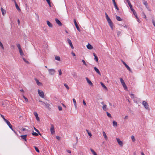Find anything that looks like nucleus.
<instances>
[{
    "mask_svg": "<svg viewBox=\"0 0 155 155\" xmlns=\"http://www.w3.org/2000/svg\"><path fill=\"white\" fill-rule=\"evenodd\" d=\"M39 105L42 107H45L49 110H50V105L46 101H43L39 99Z\"/></svg>",
    "mask_w": 155,
    "mask_h": 155,
    "instance_id": "obj_1",
    "label": "nucleus"
},
{
    "mask_svg": "<svg viewBox=\"0 0 155 155\" xmlns=\"http://www.w3.org/2000/svg\"><path fill=\"white\" fill-rule=\"evenodd\" d=\"M39 105L42 107H45L49 110H50V105L46 101H43L39 99Z\"/></svg>",
    "mask_w": 155,
    "mask_h": 155,
    "instance_id": "obj_2",
    "label": "nucleus"
},
{
    "mask_svg": "<svg viewBox=\"0 0 155 155\" xmlns=\"http://www.w3.org/2000/svg\"><path fill=\"white\" fill-rule=\"evenodd\" d=\"M39 105L42 107H45L49 110H50V105L46 101H43L39 99Z\"/></svg>",
    "mask_w": 155,
    "mask_h": 155,
    "instance_id": "obj_3",
    "label": "nucleus"
},
{
    "mask_svg": "<svg viewBox=\"0 0 155 155\" xmlns=\"http://www.w3.org/2000/svg\"><path fill=\"white\" fill-rule=\"evenodd\" d=\"M39 97H40L42 98H44L45 100L48 101L46 99V97L45 96L44 92L41 90H39Z\"/></svg>",
    "mask_w": 155,
    "mask_h": 155,
    "instance_id": "obj_4",
    "label": "nucleus"
},
{
    "mask_svg": "<svg viewBox=\"0 0 155 155\" xmlns=\"http://www.w3.org/2000/svg\"><path fill=\"white\" fill-rule=\"evenodd\" d=\"M142 104L146 109L148 110H149V105L146 101H143L142 102Z\"/></svg>",
    "mask_w": 155,
    "mask_h": 155,
    "instance_id": "obj_5",
    "label": "nucleus"
},
{
    "mask_svg": "<svg viewBox=\"0 0 155 155\" xmlns=\"http://www.w3.org/2000/svg\"><path fill=\"white\" fill-rule=\"evenodd\" d=\"M120 81L124 89L125 90L127 89V87L126 86V85L123 79L122 78H120Z\"/></svg>",
    "mask_w": 155,
    "mask_h": 155,
    "instance_id": "obj_6",
    "label": "nucleus"
},
{
    "mask_svg": "<svg viewBox=\"0 0 155 155\" xmlns=\"http://www.w3.org/2000/svg\"><path fill=\"white\" fill-rule=\"evenodd\" d=\"M107 21L111 29L113 30V22H112V21L110 20V19L107 20Z\"/></svg>",
    "mask_w": 155,
    "mask_h": 155,
    "instance_id": "obj_7",
    "label": "nucleus"
},
{
    "mask_svg": "<svg viewBox=\"0 0 155 155\" xmlns=\"http://www.w3.org/2000/svg\"><path fill=\"white\" fill-rule=\"evenodd\" d=\"M48 71L49 74L51 75H54L55 72V71L54 69H48Z\"/></svg>",
    "mask_w": 155,
    "mask_h": 155,
    "instance_id": "obj_8",
    "label": "nucleus"
},
{
    "mask_svg": "<svg viewBox=\"0 0 155 155\" xmlns=\"http://www.w3.org/2000/svg\"><path fill=\"white\" fill-rule=\"evenodd\" d=\"M50 131L52 134H54L55 133L54 127L53 125L52 124H51Z\"/></svg>",
    "mask_w": 155,
    "mask_h": 155,
    "instance_id": "obj_9",
    "label": "nucleus"
},
{
    "mask_svg": "<svg viewBox=\"0 0 155 155\" xmlns=\"http://www.w3.org/2000/svg\"><path fill=\"white\" fill-rule=\"evenodd\" d=\"M117 142L118 143V144L120 146H123V142L120 140V139L119 138H116Z\"/></svg>",
    "mask_w": 155,
    "mask_h": 155,
    "instance_id": "obj_10",
    "label": "nucleus"
},
{
    "mask_svg": "<svg viewBox=\"0 0 155 155\" xmlns=\"http://www.w3.org/2000/svg\"><path fill=\"white\" fill-rule=\"evenodd\" d=\"M68 43L71 46V48L72 49H73L74 48V47L73 45L72 44V42H71V41L70 40V39H68Z\"/></svg>",
    "mask_w": 155,
    "mask_h": 155,
    "instance_id": "obj_11",
    "label": "nucleus"
},
{
    "mask_svg": "<svg viewBox=\"0 0 155 155\" xmlns=\"http://www.w3.org/2000/svg\"><path fill=\"white\" fill-rule=\"evenodd\" d=\"M5 122L7 123V124L8 126V127H9V128L12 130H13L12 126V125H11V124H10V122L8 120Z\"/></svg>",
    "mask_w": 155,
    "mask_h": 155,
    "instance_id": "obj_12",
    "label": "nucleus"
},
{
    "mask_svg": "<svg viewBox=\"0 0 155 155\" xmlns=\"http://www.w3.org/2000/svg\"><path fill=\"white\" fill-rule=\"evenodd\" d=\"M55 21L56 23L60 26H61L62 25V24L61 21L57 18L55 19Z\"/></svg>",
    "mask_w": 155,
    "mask_h": 155,
    "instance_id": "obj_13",
    "label": "nucleus"
},
{
    "mask_svg": "<svg viewBox=\"0 0 155 155\" xmlns=\"http://www.w3.org/2000/svg\"><path fill=\"white\" fill-rule=\"evenodd\" d=\"M74 24L75 25V26H76L77 29V30L79 31H80V28H79L78 24H77L76 21L75 19H74Z\"/></svg>",
    "mask_w": 155,
    "mask_h": 155,
    "instance_id": "obj_14",
    "label": "nucleus"
},
{
    "mask_svg": "<svg viewBox=\"0 0 155 155\" xmlns=\"http://www.w3.org/2000/svg\"><path fill=\"white\" fill-rule=\"evenodd\" d=\"M86 79L87 80V81L88 83L91 86H93V84L91 82V81L88 79V78H86Z\"/></svg>",
    "mask_w": 155,
    "mask_h": 155,
    "instance_id": "obj_15",
    "label": "nucleus"
},
{
    "mask_svg": "<svg viewBox=\"0 0 155 155\" xmlns=\"http://www.w3.org/2000/svg\"><path fill=\"white\" fill-rule=\"evenodd\" d=\"M112 0V2H113V3L115 7V8L117 10H119V8L118 7H117V4H116V3L115 2V0Z\"/></svg>",
    "mask_w": 155,
    "mask_h": 155,
    "instance_id": "obj_16",
    "label": "nucleus"
},
{
    "mask_svg": "<svg viewBox=\"0 0 155 155\" xmlns=\"http://www.w3.org/2000/svg\"><path fill=\"white\" fill-rule=\"evenodd\" d=\"M123 64L127 68V69L130 71H131V70L130 68L129 67V66L124 61H123Z\"/></svg>",
    "mask_w": 155,
    "mask_h": 155,
    "instance_id": "obj_17",
    "label": "nucleus"
},
{
    "mask_svg": "<svg viewBox=\"0 0 155 155\" xmlns=\"http://www.w3.org/2000/svg\"><path fill=\"white\" fill-rule=\"evenodd\" d=\"M143 4L145 6L146 8L148 9L149 7H148V4L147 2L145 0H142Z\"/></svg>",
    "mask_w": 155,
    "mask_h": 155,
    "instance_id": "obj_18",
    "label": "nucleus"
},
{
    "mask_svg": "<svg viewBox=\"0 0 155 155\" xmlns=\"http://www.w3.org/2000/svg\"><path fill=\"white\" fill-rule=\"evenodd\" d=\"M94 69L96 72L99 75H101V73L98 68L96 67H94Z\"/></svg>",
    "mask_w": 155,
    "mask_h": 155,
    "instance_id": "obj_19",
    "label": "nucleus"
},
{
    "mask_svg": "<svg viewBox=\"0 0 155 155\" xmlns=\"http://www.w3.org/2000/svg\"><path fill=\"white\" fill-rule=\"evenodd\" d=\"M20 137L21 138L23 139L24 140H25V141H27L26 140V137H27V135H21L20 136Z\"/></svg>",
    "mask_w": 155,
    "mask_h": 155,
    "instance_id": "obj_20",
    "label": "nucleus"
},
{
    "mask_svg": "<svg viewBox=\"0 0 155 155\" xmlns=\"http://www.w3.org/2000/svg\"><path fill=\"white\" fill-rule=\"evenodd\" d=\"M14 2L15 3V7H16V9L19 11H21V9L19 8V7H18V5L17 4L16 1H14Z\"/></svg>",
    "mask_w": 155,
    "mask_h": 155,
    "instance_id": "obj_21",
    "label": "nucleus"
},
{
    "mask_svg": "<svg viewBox=\"0 0 155 155\" xmlns=\"http://www.w3.org/2000/svg\"><path fill=\"white\" fill-rule=\"evenodd\" d=\"M94 56V60L97 62L98 61V57L95 53H93Z\"/></svg>",
    "mask_w": 155,
    "mask_h": 155,
    "instance_id": "obj_22",
    "label": "nucleus"
},
{
    "mask_svg": "<svg viewBox=\"0 0 155 155\" xmlns=\"http://www.w3.org/2000/svg\"><path fill=\"white\" fill-rule=\"evenodd\" d=\"M87 48L89 49H92L93 48V47L90 44L88 43L87 45Z\"/></svg>",
    "mask_w": 155,
    "mask_h": 155,
    "instance_id": "obj_23",
    "label": "nucleus"
},
{
    "mask_svg": "<svg viewBox=\"0 0 155 155\" xmlns=\"http://www.w3.org/2000/svg\"><path fill=\"white\" fill-rule=\"evenodd\" d=\"M1 10L2 12V14L4 15L6 13V11L5 10L3 9L2 7L1 8Z\"/></svg>",
    "mask_w": 155,
    "mask_h": 155,
    "instance_id": "obj_24",
    "label": "nucleus"
},
{
    "mask_svg": "<svg viewBox=\"0 0 155 155\" xmlns=\"http://www.w3.org/2000/svg\"><path fill=\"white\" fill-rule=\"evenodd\" d=\"M47 24L48 25V26L50 28H52L53 27V26L52 24L48 21H47Z\"/></svg>",
    "mask_w": 155,
    "mask_h": 155,
    "instance_id": "obj_25",
    "label": "nucleus"
},
{
    "mask_svg": "<svg viewBox=\"0 0 155 155\" xmlns=\"http://www.w3.org/2000/svg\"><path fill=\"white\" fill-rule=\"evenodd\" d=\"M34 114L36 117V118L38 121H39V117H38V114L36 112H34Z\"/></svg>",
    "mask_w": 155,
    "mask_h": 155,
    "instance_id": "obj_26",
    "label": "nucleus"
},
{
    "mask_svg": "<svg viewBox=\"0 0 155 155\" xmlns=\"http://www.w3.org/2000/svg\"><path fill=\"white\" fill-rule=\"evenodd\" d=\"M107 105L106 104H104L103 105L102 107L103 109L105 111H106L107 110Z\"/></svg>",
    "mask_w": 155,
    "mask_h": 155,
    "instance_id": "obj_27",
    "label": "nucleus"
},
{
    "mask_svg": "<svg viewBox=\"0 0 155 155\" xmlns=\"http://www.w3.org/2000/svg\"><path fill=\"white\" fill-rule=\"evenodd\" d=\"M19 52L20 54V55L21 56H23L24 55V53L22 51V50L21 49L19 50Z\"/></svg>",
    "mask_w": 155,
    "mask_h": 155,
    "instance_id": "obj_28",
    "label": "nucleus"
},
{
    "mask_svg": "<svg viewBox=\"0 0 155 155\" xmlns=\"http://www.w3.org/2000/svg\"><path fill=\"white\" fill-rule=\"evenodd\" d=\"M103 135L104 137V138L106 140H107V136L106 135V134L105 132L103 131Z\"/></svg>",
    "mask_w": 155,
    "mask_h": 155,
    "instance_id": "obj_29",
    "label": "nucleus"
},
{
    "mask_svg": "<svg viewBox=\"0 0 155 155\" xmlns=\"http://www.w3.org/2000/svg\"><path fill=\"white\" fill-rule=\"evenodd\" d=\"M113 125L114 127H117V122L115 121H114L113 122Z\"/></svg>",
    "mask_w": 155,
    "mask_h": 155,
    "instance_id": "obj_30",
    "label": "nucleus"
},
{
    "mask_svg": "<svg viewBox=\"0 0 155 155\" xmlns=\"http://www.w3.org/2000/svg\"><path fill=\"white\" fill-rule=\"evenodd\" d=\"M116 18L117 20L118 21H121L122 20V19H121L120 17L117 15L116 16Z\"/></svg>",
    "mask_w": 155,
    "mask_h": 155,
    "instance_id": "obj_31",
    "label": "nucleus"
},
{
    "mask_svg": "<svg viewBox=\"0 0 155 155\" xmlns=\"http://www.w3.org/2000/svg\"><path fill=\"white\" fill-rule=\"evenodd\" d=\"M101 86L103 87L105 89L107 90V87H106V86H105V85L103 83L101 82Z\"/></svg>",
    "mask_w": 155,
    "mask_h": 155,
    "instance_id": "obj_32",
    "label": "nucleus"
},
{
    "mask_svg": "<svg viewBox=\"0 0 155 155\" xmlns=\"http://www.w3.org/2000/svg\"><path fill=\"white\" fill-rule=\"evenodd\" d=\"M91 150L92 153L94 154V155H97L96 153L94 151V150L92 149H91Z\"/></svg>",
    "mask_w": 155,
    "mask_h": 155,
    "instance_id": "obj_33",
    "label": "nucleus"
},
{
    "mask_svg": "<svg viewBox=\"0 0 155 155\" xmlns=\"http://www.w3.org/2000/svg\"><path fill=\"white\" fill-rule=\"evenodd\" d=\"M0 115H1V117L4 120V121L6 122L8 120H7V119H5V118L4 117V116L2 114H0Z\"/></svg>",
    "mask_w": 155,
    "mask_h": 155,
    "instance_id": "obj_34",
    "label": "nucleus"
},
{
    "mask_svg": "<svg viewBox=\"0 0 155 155\" xmlns=\"http://www.w3.org/2000/svg\"><path fill=\"white\" fill-rule=\"evenodd\" d=\"M73 101L74 105L75 107H77V104H76V102L75 100V99L74 98L73 99Z\"/></svg>",
    "mask_w": 155,
    "mask_h": 155,
    "instance_id": "obj_35",
    "label": "nucleus"
},
{
    "mask_svg": "<svg viewBox=\"0 0 155 155\" xmlns=\"http://www.w3.org/2000/svg\"><path fill=\"white\" fill-rule=\"evenodd\" d=\"M16 46L19 50L21 49L20 45L19 43H17L16 44Z\"/></svg>",
    "mask_w": 155,
    "mask_h": 155,
    "instance_id": "obj_36",
    "label": "nucleus"
},
{
    "mask_svg": "<svg viewBox=\"0 0 155 155\" xmlns=\"http://www.w3.org/2000/svg\"><path fill=\"white\" fill-rule=\"evenodd\" d=\"M55 60L58 61H60V57L59 56H55Z\"/></svg>",
    "mask_w": 155,
    "mask_h": 155,
    "instance_id": "obj_37",
    "label": "nucleus"
},
{
    "mask_svg": "<svg viewBox=\"0 0 155 155\" xmlns=\"http://www.w3.org/2000/svg\"><path fill=\"white\" fill-rule=\"evenodd\" d=\"M22 59H23V61L25 62H26V63L27 64H29V62L28 61L26 60V59L25 58H23Z\"/></svg>",
    "mask_w": 155,
    "mask_h": 155,
    "instance_id": "obj_38",
    "label": "nucleus"
},
{
    "mask_svg": "<svg viewBox=\"0 0 155 155\" xmlns=\"http://www.w3.org/2000/svg\"><path fill=\"white\" fill-rule=\"evenodd\" d=\"M105 15L106 18L107 20L110 19V18H109V17L108 16V15L106 13H105Z\"/></svg>",
    "mask_w": 155,
    "mask_h": 155,
    "instance_id": "obj_39",
    "label": "nucleus"
},
{
    "mask_svg": "<svg viewBox=\"0 0 155 155\" xmlns=\"http://www.w3.org/2000/svg\"><path fill=\"white\" fill-rule=\"evenodd\" d=\"M0 46L3 50L4 49V47L1 41H0Z\"/></svg>",
    "mask_w": 155,
    "mask_h": 155,
    "instance_id": "obj_40",
    "label": "nucleus"
},
{
    "mask_svg": "<svg viewBox=\"0 0 155 155\" xmlns=\"http://www.w3.org/2000/svg\"><path fill=\"white\" fill-rule=\"evenodd\" d=\"M131 137L133 142H134L135 141L134 137V136H132Z\"/></svg>",
    "mask_w": 155,
    "mask_h": 155,
    "instance_id": "obj_41",
    "label": "nucleus"
},
{
    "mask_svg": "<svg viewBox=\"0 0 155 155\" xmlns=\"http://www.w3.org/2000/svg\"><path fill=\"white\" fill-rule=\"evenodd\" d=\"M34 148L36 151L38 153H39V149L38 147L36 146H34Z\"/></svg>",
    "mask_w": 155,
    "mask_h": 155,
    "instance_id": "obj_42",
    "label": "nucleus"
},
{
    "mask_svg": "<svg viewBox=\"0 0 155 155\" xmlns=\"http://www.w3.org/2000/svg\"><path fill=\"white\" fill-rule=\"evenodd\" d=\"M121 31H117V33L118 36H119L121 34Z\"/></svg>",
    "mask_w": 155,
    "mask_h": 155,
    "instance_id": "obj_43",
    "label": "nucleus"
},
{
    "mask_svg": "<svg viewBox=\"0 0 155 155\" xmlns=\"http://www.w3.org/2000/svg\"><path fill=\"white\" fill-rule=\"evenodd\" d=\"M64 85L67 89H69V88L67 84H64Z\"/></svg>",
    "mask_w": 155,
    "mask_h": 155,
    "instance_id": "obj_44",
    "label": "nucleus"
},
{
    "mask_svg": "<svg viewBox=\"0 0 155 155\" xmlns=\"http://www.w3.org/2000/svg\"><path fill=\"white\" fill-rule=\"evenodd\" d=\"M50 7L51 6V2L50 0H46Z\"/></svg>",
    "mask_w": 155,
    "mask_h": 155,
    "instance_id": "obj_45",
    "label": "nucleus"
},
{
    "mask_svg": "<svg viewBox=\"0 0 155 155\" xmlns=\"http://www.w3.org/2000/svg\"><path fill=\"white\" fill-rule=\"evenodd\" d=\"M32 134L33 136H37L38 135V134L36 132H33L32 133Z\"/></svg>",
    "mask_w": 155,
    "mask_h": 155,
    "instance_id": "obj_46",
    "label": "nucleus"
},
{
    "mask_svg": "<svg viewBox=\"0 0 155 155\" xmlns=\"http://www.w3.org/2000/svg\"><path fill=\"white\" fill-rule=\"evenodd\" d=\"M58 72H59V75H61L62 74V72L61 69H59L58 70Z\"/></svg>",
    "mask_w": 155,
    "mask_h": 155,
    "instance_id": "obj_47",
    "label": "nucleus"
},
{
    "mask_svg": "<svg viewBox=\"0 0 155 155\" xmlns=\"http://www.w3.org/2000/svg\"><path fill=\"white\" fill-rule=\"evenodd\" d=\"M133 13L134 14V15L136 17V18H138V17L137 15V14L136 13V12H135V11H134V12H133Z\"/></svg>",
    "mask_w": 155,
    "mask_h": 155,
    "instance_id": "obj_48",
    "label": "nucleus"
},
{
    "mask_svg": "<svg viewBox=\"0 0 155 155\" xmlns=\"http://www.w3.org/2000/svg\"><path fill=\"white\" fill-rule=\"evenodd\" d=\"M106 114H107V115L108 117H111V114L109 113L108 112H107Z\"/></svg>",
    "mask_w": 155,
    "mask_h": 155,
    "instance_id": "obj_49",
    "label": "nucleus"
},
{
    "mask_svg": "<svg viewBox=\"0 0 155 155\" xmlns=\"http://www.w3.org/2000/svg\"><path fill=\"white\" fill-rule=\"evenodd\" d=\"M82 62L83 63V64L84 65H85V66H87V64H86L85 61L84 60H82Z\"/></svg>",
    "mask_w": 155,
    "mask_h": 155,
    "instance_id": "obj_50",
    "label": "nucleus"
},
{
    "mask_svg": "<svg viewBox=\"0 0 155 155\" xmlns=\"http://www.w3.org/2000/svg\"><path fill=\"white\" fill-rule=\"evenodd\" d=\"M58 109H59V110H60V111H61L62 110V107L59 106H58Z\"/></svg>",
    "mask_w": 155,
    "mask_h": 155,
    "instance_id": "obj_51",
    "label": "nucleus"
},
{
    "mask_svg": "<svg viewBox=\"0 0 155 155\" xmlns=\"http://www.w3.org/2000/svg\"><path fill=\"white\" fill-rule=\"evenodd\" d=\"M152 22L153 25L155 27V21L154 20H152Z\"/></svg>",
    "mask_w": 155,
    "mask_h": 155,
    "instance_id": "obj_52",
    "label": "nucleus"
},
{
    "mask_svg": "<svg viewBox=\"0 0 155 155\" xmlns=\"http://www.w3.org/2000/svg\"><path fill=\"white\" fill-rule=\"evenodd\" d=\"M35 80L36 81L37 85H39V80H38L36 79V78L35 79Z\"/></svg>",
    "mask_w": 155,
    "mask_h": 155,
    "instance_id": "obj_53",
    "label": "nucleus"
},
{
    "mask_svg": "<svg viewBox=\"0 0 155 155\" xmlns=\"http://www.w3.org/2000/svg\"><path fill=\"white\" fill-rule=\"evenodd\" d=\"M23 97L25 99V101H26V102H28V99L25 96H23Z\"/></svg>",
    "mask_w": 155,
    "mask_h": 155,
    "instance_id": "obj_54",
    "label": "nucleus"
},
{
    "mask_svg": "<svg viewBox=\"0 0 155 155\" xmlns=\"http://www.w3.org/2000/svg\"><path fill=\"white\" fill-rule=\"evenodd\" d=\"M127 2L128 3V4L129 5L131 4V3L129 1V0H126Z\"/></svg>",
    "mask_w": 155,
    "mask_h": 155,
    "instance_id": "obj_55",
    "label": "nucleus"
},
{
    "mask_svg": "<svg viewBox=\"0 0 155 155\" xmlns=\"http://www.w3.org/2000/svg\"><path fill=\"white\" fill-rule=\"evenodd\" d=\"M56 137L57 139L58 140H60V137L59 136H56Z\"/></svg>",
    "mask_w": 155,
    "mask_h": 155,
    "instance_id": "obj_56",
    "label": "nucleus"
},
{
    "mask_svg": "<svg viewBox=\"0 0 155 155\" xmlns=\"http://www.w3.org/2000/svg\"><path fill=\"white\" fill-rule=\"evenodd\" d=\"M129 6L130 7V10H131V9H132L133 8V7H132V5L131 4L130 5H129Z\"/></svg>",
    "mask_w": 155,
    "mask_h": 155,
    "instance_id": "obj_57",
    "label": "nucleus"
},
{
    "mask_svg": "<svg viewBox=\"0 0 155 155\" xmlns=\"http://www.w3.org/2000/svg\"><path fill=\"white\" fill-rule=\"evenodd\" d=\"M35 130L38 132V134H39V130H38V129H36L35 127H34Z\"/></svg>",
    "mask_w": 155,
    "mask_h": 155,
    "instance_id": "obj_58",
    "label": "nucleus"
},
{
    "mask_svg": "<svg viewBox=\"0 0 155 155\" xmlns=\"http://www.w3.org/2000/svg\"><path fill=\"white\" fill-rule=\"evenodd\" d=\"M71 54H72L73 56H75L76 55L73 52H71Z\"/></svg>",
    "mask_w": 155,
    "mask_h": 155,
    "instance_id": "obj_59",
    "label": "nucleus"
},
{
    "mask_svg": "<svg viewBox=\"0 0 155 155\" xmlns=\"http://www.w3.org/2000/svg\"><path fill=\"white\" fill-rule=\"evenodd\" d=\"M88 134L89 136L90 137H91L92 136V135L91 133L90 132L89 133H88Z\"/></svg>",
    "mask_w": 155,
    "mask_h": 155,
    "instance_id": "obj_60",
    "label": "nucleus"
},
{
    "mask_svg": "<svg viewBox=\"0 0 155 155\" xmlns=\"http://www.w3.org/2000/svg\"><path fill=\"white\" fill-rule=\"evenodd\" d=\"M83 103L84 105L86 106V103L84 100L83 101Z\"/></svg>",
    "mask_w": 155,
    "mask_h": 155,
    "instance_id": "obj_61",
    "label": "nucleus"
},
{
    "mask_svg": "<svg viewBox=\"0 0 155 155\" xmlns=\"http://www.w3.org/2000/svg\"><path fill=\"white\" fill-rule=\"evenodd\" d=\"M143 16H144V18L146 19L147 17H146V15L144 13H143Z\"/></svg>",
    "mask_w": 155,
    "mask_h": 155,
    "instance_id": "obj_62",
    "label": "nucleus"
},
{
    "mask_svg": "<svg viewBox=\"0 0 155 155\" xmlns=\"http://www.w3.org/2000/svg\"><path fill=\"white\" fill-rule=\"evenodd\" d=\"M17 22H18V25H20V21H19V19L18 20Z\"/></svg>",
    "mask_w": 155,
    "mask_h": 155,
    "instance_id": "obj_63",
    "label": "nucleus"
},
{
    "mask_svg": "<svg viewBox=\"0 0 155 155\" xmlns=\"http://www.w3.org/2000/svg\"><path fill=\"white\" fill-rule=\"evenodd\" d=\"M67 152L68 153H71V151L70 150H67Z\"/></svg>",
    "mask_w": 155,
    "mask_h": 155,
    "instance_id": "obj_64",
    "label": "nucleus"
}]
</instances>
